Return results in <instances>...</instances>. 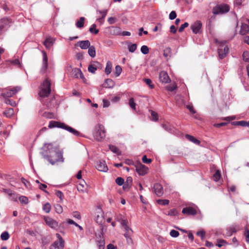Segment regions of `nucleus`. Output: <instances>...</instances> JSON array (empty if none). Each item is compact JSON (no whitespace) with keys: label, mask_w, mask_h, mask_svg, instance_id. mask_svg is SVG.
<instances>
[{"label":"nucleus","mask_w":249,"mask_h":249,"mask_svg":"<svg viewBox=\"0 0 249 249\" xmlns=\"http://www.w3.org/2000/svg\"><path fill=\"white\" fill-rule=\"evenodd\" d=\"M51 82L46 78L40 85L38 90L39 99L42 102L43 99L47 97L51 92Z\"/></svg>","instance_id":"nucleus-1"},{"label":"nucleus","mask_w":249,"mask_h":249,"mask_svg":"<svg viewBox=\"0 0 249 249\" xmlns=\"http://www.w3.org/2000/svg\"><path fill=\"white\" fill-rule=\"evenodd\" d=\"M106 129L101 124H97L94 128L93 137L97 141H102L106 137Z\"/></svg>","instance_id":"nucleus-2"},{"label":"nucleus","mask_w":249,"mask_h":249,"mask_svg":"<svg viewBox=\"0 0 249 249\" xmlns=\"http://www.w3.org/2000/svg\"><path fill=\"white\" fill-rule=\"evenodd\" d=\"M43 158L45 159H47L50 163L52 165L54 164L56 162L64 161V158L63 157V153L62 151L59 150L58 148L57 150H56L54 152L55 158L54 160H53L52 158H50V156H49L46 154H44L43 153H42Z\"/></svg>","instance_id":"nucleus-3"},{"label":"nucleus","mask_w":249,"mask_h":249,"mask_svg":"<svg viewBox=\"0 0 249 249\" xmlns=\"http://www.w3.org/2000/svg\"><path fill=\"white\" fill-rule=\"evenodd\" d=\"M13 20L11 18L5 17L0 19V36L4 33L12 25Z\"/></svg>","instance_id":"nucleus-4"},{"label":"nucleus","mask_w":249,"mask_h":249,"mask_svg":"<svg viewBox=\"0 0 249 249\" xmlns=\"http://www.w3.org/2000/svg\"><path fill=\"white\" fill-rule=\"evenodd\" d=\"M230 10V7L227 4L217 5L213 9V13L215 15L223 14L227 13Z\"/></svg>","instance_id":"nucleus-5"},{"label":"nucleus","mask_w":249,"mask_h":249,"mask_svg":"<svg viewBox=\"0 0 249 249\" xmlns=\"http://www.w3.org/2000/svg\"><path fill=\"white\" fill-rule=\"evenodd\" d=\"M58 148L57 146H54L52 143H45L42 148L44 152H41L40 153L42 155V153H43L44 154L50 156V158H51L52 157V154L53 153H54V152L57 150Z\"/></svg>","instance_id":"nucleus-6"},{"label":"nucleus","mask_w":249,"mask_h":249,"mask_svg":"<svg viewBox=\"0 0 249 249\" xmlns=\"http://www.w3.org/2000/svg\"><path fill=\"white\" fill-rule=\"evenodd\" d=\"M215 42L220 45V47L218 49V55L220 59H223L228 53L229 48L227 46L224 45V42L218 41L217 39H215ZM225 42L224 41V43Z\"/></svg>","instance_id":"nucleus-7"},{"label":"nucleus","mask_w":249,"mask_h":249,"mask_svg":"<svg viewBox=\"0 0 249 249\" xmlns=\"http://www.w3.org/2000/svg\"><path fill=\"white\" fill-rule=\"evenodd\" d=\"M21 89V88L20 86H16L14 87L11 89H9L6 92H3L1 94V95L4 98L8 99V98L12 97L14 95L16 94L18 91Z\"/></svg>","instance_id":"nucleus-8"},{"label":"nucleus","mask_w":249,"mask_h":249,"mask_svg":"<svg viewBox=\"0 0 249 249\" xmlns=\"http://www.w3.org/2000/svg\"><path fill=\"white\" fill-rule=\"evenodd\" d=\"M67 70L68 71H70L71 70V75L73 76V77L76 78H80L81 79L84 78V76L83 73L80 70V69H79L78 68H74V69H72L71 66H68L67 67Z\"/></svg>","instance_id":"nucleus-9"},{"label":"nucleus","mask_w":249,"mask_h":249,"mask_svg":"<svg viewBox=\"0 0 249 249\" xmlns=\"http://www.w3.org/2000/svg\"><path fill=\"white\" fill-rule=\"evenodd\" d=\"M135 166L136 171L139 175L142 176L147 173L148 168L141 163H137Z\"/></svg>","instance_id":"nucleus-10"},{"label":"nucleus","mask_w":249,"mask_h":249,"mask_svg":"<svg viewBox=\"0 0 249 249\" xmlns=\"http://www.w3.org/2000/svg\"><path fill=\"white\" fill-rule=\"evenodd\" d=\"M96 169L101 172H107L108 171V167L104 160H99L96 163Z\"/></svg>","instance_id":"nucleus-11"},{"label":"nucleus","mask_w":249,"mask_h":249,"mask_svg":"<svg viewBox=\"0 0 249 249\" xmlns=\"http://www.w3.org/2000/svg\"><path fill=\"white\" fill-rule=\"evenodd\" d=\"M43 60L42 66L40 70V72L42 73H44L48 68V57L47 53L45 52L42 51Z\"/></svg>","instance_id":"nucleus-12"},{"label":"nucleus","mask_w":249,"mask_h":249,"mask_svg":"<svg viewBox=\"0 0 249 249\" xmlns=\"http://www.w3.org/2000/svg\"><path fill=\"white\" fill-rule=\"evenodd\" d=\"M44 220L46 224L51 228L55 229L58 226L57 222L55 220L50 217L45 216L44 217Z\"/></svg>","instance_id":"nucleus-13"},{"label":"nucleus","mask_w":249,"mask_h":249,"mask_svg":"<svg viewBox=\"0 0 249 249\" xmlns=\"http://www.w3.org/2000/svg\"><path fill=\"white\" fill-rule=\"evenodd\" d=\"M201 27L202 23L199 20L196 21L191 26V28L195 34L199 33Z\"/></svg>","instance_id":"nucleus-14"},{"label":"nucleus","mask_w":249,"mask_h":249,"mask_svg":"<svg viewBox=\"0 0 249 249\" xmlns=\"http://www.w3.org/2000/svg\"><path fill=\"white\" fill-rule=\"evenodd\" d=\"M96 12L97 14L98 15V18H97V21L99 22L100 24H102L104 21V19L107 14V10H104L102 11L97 10Z\"/></svg>","instance_id":"nucleus-15"},{"label":"nucleus","mask_w":249,"mask_h":249,"mask_svg":"<svg viewBox=\"0 0 249 249\" xmlns=\"http://www.w3.org/2000/svg\"><path fill=\"white\" fill-rule=\"evenodd\" d=\"M66 124L64 123L60 122L51 121L49 123L48 125L49 128H52L54 127H58L62 129H64Z\"/></svg>","instance_id":"nucleus-16"},{"label":"nucleus","mask_w":249,"mask_h":249,"mask_svg":"<svg viewBox=\"0 0 249 249\" xmlns=\"http://www.w3.org/2000/svg\"><path fill=\"white\" fill-rule=\"evenodd\" d=\"M65 241L56 240L50 247V249H63Z\"/></svg>","instance_id":"nucleus-17"},{"label":"nucleus","mask_w":249,"mask_h":249,"mask_svg":"<svg viewBox=\"0 0 249 249\" xmlns=\"http://www.w3.org/2000/svg\"><path fill=\"white\" fill-rule=\"evenodd\" d=\"M153 189L154 190L155 194L158 196H161L163 194L162 186L160 183H155L154 185Z\"/></svg>","instance_id":"nucleus-18"},{"label":"nucleus","mask_w":249,"mask_h":249,"mask_svg":"<svg viewBox=\"0 0 249 249\" xmlns=\"http://www.w3.org/2000/svg\"><path fill=\"white\" fill-rule=\"evenodd\" d=\"M159 79L162 83H167L170 81V79L167 73L165 71H162L160 73Z\"/></svg>","instance_id":"nucleus-19"},{"label":"nucleus","mask_w":249,"mask_h":249,"mask_svg":"<svg viewBox=\"0 0 249 249\" xmlns=\"http://www.w3.org/2000/svg\"><path fill=\"white\" fill-rule=\"evenodd\" d=\"M182 213L187 215H195L196 214V211L192 207H186L182 209Z\"/></svg>","instance_id":"nucleus-20"},{"label":"nucleus","mask_w":249,"mask_h":249,"mask_svg":"<svg viewBox=\"0 0 249 249\" xmlns=\"http://www.w3.org/2000/svg\"><path fill=\"white\" fill-rule=\"evenodd\" d=\"M77 45L82 49L86 50L90 46V43L89 40L79 41L77 42Z\"/></svg>","instance_id":"nucleus-21"},{"label":"nucleus","mask_w":249,"mask_h":249,"mask_svg":"<svg viewBox=\"0 0 249 249\" xmlns=\"http://www.w3.org/2000/svg\"><path fill=\"white\" fill-rule=\"evenodd\" d=\"M54 39L51 37L46 38L45 41L43 42L44 45L48 49H49L53 45L54 42Z\"/></svg>","instance_id":"nucleus-22"},{"label":"nucleus","mask_w":249,"mask_h":249,"mask_svg":"<svg viewBox=\"0 0 249 249\" xmlns=\"http://www.w3.org/2000/svg\"><path fill=\"white\" fill-rule=\"evenodd\" d=\"M104 220V215L103 212L100 210L97 212V214L95 217V220L97 223L101 224Z\"/></svg>","instance_id":"nucleus-23"},{"label":"nucleus","mask_w":249,"mask_h":249,"mask_svg":"<svg viewBox=\"0 0 249 249\" xmlns=\"http://www.w3.org/2000/svg\"><path fill=\"white\" fill-rule=\"evenodd\" d=\"M64 129L68 131V132L72 134L73 135L75 136H79L80 135V133L78 131L75 130V129L67 124L65 125Z\"/></svg>","instance_id":"nucleus-24"},{"label":"nucleus","mask_w":249,"mask_h":249,"mask_svg":"<svg viewBox=\"0 0 249 249\" xmlns=\"http://www.w3.org/2000/svg\"><path fill=\"white\" fill-rule=\"evenodd\" d=\"M161 126L166 131L170 133H174L175 132V128L168 123L162 124Z\"/></svg>","instance_id":"nucleus-25"},{"label":"nucleus","mask_w":249,"mask_h":249,"mask_svg":"<svg viewBox=\"0 0 249 249\" xmlns=\"http://www.w3.org/2000/svg\"><path fill=\"white\" fill-rule=\"evenodd\" d=\"M249 32V26L246 23H242L240 34L242 35H245Z\"/></svg>","instance_id":"nucleus-26"},{"label":"nucleus","mask_w":249,"mask_h":249,"mask_svg":"<svg viewBox=\"0 0 249 249\" xmlns=\"http://www.w3.org/2000/svg\"><path fill=\"white\" fill-rule=\"evenodd\" d=\"M99 238L97 241L98 248L99 249H104L105 242L102 234L99 235Z\"/></svg>","instance_id":"nucleus-27"},{"label":"nucleus","mask_w":249,"mask_h":249,"mask_svg":"<svg viewBox=\"0 0 249 249\" xmlns=\"http://www.w3.org/2000/svg\"><path fill=\"white\" fill-rule=\"evenodd\" d=\"M115 82L111 79H107L105 82V87L106 88H112L115 86Z\"/></svg>","instance_id":"nucleus-28"},{"label":"nucleus","mask_w":249,"mask_h":249,"mask_svg":"<svg viewBox=\"0 0 249 249\" xmlns=\"http://www.w3.org/2000/svg\"><path fill=\"white\" fill-rule=\"evenodd\" d=\"M112 63L110 61H108L107 62L106 67L105 71V73L107 75H108L109 74H110L111 73V72L112 71Z\"/></svg>","instance_id":"nucleus-29"},{"label":"nucleus","mask_w":249,"mask_h":249,"mask_svg":"<svg viewBox=\"0 0 249 249\" xmlns=\"http://www.w3.org/2000/svg\"><path fill=\"white\" fill-rule=\"evenodd\" d=\"M172 55V51L170 47L166 48L163 51V56L166 58H168L171 57Z\"/></svg>","instance_id":"nucleus-30"},{"label":"nucleus","mask_w":249,"mask_h":249,"mask_svg":"<svg viewBox=\"0 0 249 249\" xmlns=\"http://www.w3.org/2000/svg\"><path fill=\"white\" fill-rule=\"evenodd\" d=\"M85 20V18L84 17H81L80 18L79 20L77 21L75 25L77 28H81L84 27V21Z\"/></svg>","instance_id":"nucleus-31"},{"label":"nucleus","mask_w":249,"mask_h":249,"mask_svg":"<svg viewBox=\"0 0 249 249\" xmlns=\"http://www.w3.org/2000/svg\"><path fill=\"white\" fill-rule=\"evenodd\" d=\"M3 114L6 117L10 118L14 114V109L12 108H8L3 112Z\"/></svg>","instance_id":"nucleus-32"},{"label":"nucleus","mask_w":249,"mask_h":249,"mask_svg":"<svg viewBox=\"0 0 249 249\" xmlns=\"http://www.w3.org/2000/svg\"><path fill=\"white\" fill-rule=\"evenodd\" d=\"M88 53L91 57H94L96 55L95 48L93 46H90L89 48Z\"/></svg>","instance_id":"nucleus-33"},{"label":"nucleus","mask_w":249,"mask_h":249,"mask_svg":"<svg viewBox=\"0 0 249 249\" xmlns=\"http://www.w3.org/2000/svg\"><path fill=\"white\" fill-rule=\"evenodd\" d=\"M186 138L188 140H189L190 141L193 142V143H194L195 144H199L200 143L199 141H198V140H197L196 139L195 137H194L193 136H192L191 135L186 134Z\"/></svg>","instance_id":"nucleus-34"},{"label":"nucleus","mask_w":249,"mask_h":249,"mask_svg":"<svg viewBox=\"0 0 249 249\" xmlns=\"http://www.w3.org/2000/svg\"><path fill=\"white\" fill-rule=\"evenodd\" d=\"M227 232L225 233V235L227 236H230L232 235V234L235 232L236 231V230H235V228L234 227H231L229 228H227L226 229Z\"/></svg>","instance_id":"nucleus-35"},{"label":"nucleus","mask_w":249,"mask_h":249,"mask_svg":"<svg viewBox=\"0 0 249 249\" xmlns=\"http://www.w3.org/2000/svg\"><path fill=\"white\" fill-rule=\"evenodd\" d=\"M86 185V183L83 181L82 182L80 183L77 187V190L79 192H85V185Z\"/></svg>","instance_id":"nucleus-36"},{"label":"nucleus","mask_w":249,"mask_h":249,"mask_svg":"<svg viewBox=\"0 0 249 249\" xmlns=\"http://www.w3.org/2000/svg\"><path fill=\"white\" fill-rule=\"evenodd\" d=\"M111 32L115 35H120L121 34V28L118 27H111L110 28Z\"/></svg>","instance_id":"nucleus-37"},{"label":"nucleus","mask_w":249,"mask_h":249,"mask_svg":"<svg viewBox=\"0 0 249 249\" xmlns=\"http://www.w3.org/2000/svg\"><path fill=\"white\" fill-rule=\"evenodd\" d=\"M109 149L114 153L119 154H120L119 148L115 145H109Z\"/></svg>","instance_id":"nucleus-38"},{"label":"nucleus","mask_w":249,"mask_h":249,"mask_svg":"<svg viewBox=\"0 0 249 249\" xmlns=\"http://www.w3.org/2000/svg\"><path fill=\"white\" fill-rule=\"evenodd\" d=\"M9 238V234L8 231H5L0 235V238L3 241L7 240Z\"/></svg>","instance_id":"nucleus-39"},{"label":"nucleus","mask_w":249,"mask_h":249,"mask_svg":"<svg viewBox=\"0 0 249 249\" xmlns=\"http://www.w3.org/2000/svg\"><path fill=\"white\" fill-rule=\"evenodd\" d=\"M122 71V69L119 65H117L115 67V70L114 71V74L116 77L119 76Z\"/></svg>","instance_id":"nucleus-40"},{"label":"nucleus","mask_w":249,"mask_h":249,"mask_svg":"<svg viewBox=\"0 0 249 249\" xmlns=\"http://www.w3.org/2000/svg\"><path fill=\"white\" fill-rule=\"evenodd\" d=\"M221 178V174L219 170H216L213 176V179L215 181H218Z\"/></svg>","instance_id":"nucleus-41"},{"label":"nucleus","mask_w":249,"mask_h":249,"mask_svg":"<svg viewBox=\"0 0 249 249\" xmlns=\"http://www.w3.org/2000/svg\"><path fill=\"white\" fill-rule=\"evenodd\" d=\"M96 25L95 24H93L89 28V32L91 33L97 34L99 33V30L96 29Z\"/></svg>","instance_id":"nucleus-42"},{"label":"nucleus","mask_w":249,"mask_h":249,"mask_svg":"<svg viewBox=\"0 0 249 249\" xmlns=\"http://www.w3.org/2000/svg\"><path fill=\"white\" fill-rule=\"evenodd\" d=\"M51 206L49 203H45L43 207V211L46 213H49L51 211Z\"/></svg>","instance_id":"nucleus-43"},{"label":"nucleus","mask_w":249,"mask_h":249,"mask_svg":"<svg viewBox=\"0 0 249 249\" xmlns=\"http://www.w3.org/2000/svg\"><path fill=\"white\" fill-rule=\"evenodd\" d=\"M151 115L152 117L151 120L154 121H157L159 120L158 114L154 111H151Z\"/></svg>","instance_id":"nucleus-44"},{"label":"nucleus","mask_w":249,"mask_h":249,"mask_svg":"<svg viewBox=\"0 0 249 249\" xmlns=\"http://www.w3.org/2000/svg\"><path fill=\"white\" fill-rule=\"evenodd\" d=\"M141 51L143 54H146L149 53V48L146 45H143L141 47Z\"/></svg>","instance_id":"nucleus-45"},{"label":"nucleus","mask_w":249,"mask_h":249,"mask_svg":"<svg viewBox=\"0 0 249 249\" xmlns=\"http://www.w3.org/2000/svg\"><path fill=\"white\" fill-rule=\"evenodd\" d=\"M166 214L169 216H175L178 214V212L176 209H173L169 210Z\"/></svg>","instance_id":"nucleus-46"},{"label":"nucleus","mask_w":249,"mask_h":249,"mask_svg":"<svg viewBox=\"0 0 249 249\" xmlns=\"http://www.w3.org/2000/svg\"><path fill=\"white\" fill-rule=\"evenodd\" d=\"M157 203L159 205L165 206L169 204V201L167 199H159L157 200Z\"/></svg>","instance_id":"nucleus-47"},{"label":"nucleus","mask_w":249,"mask_h":249,"mask_svg":"<svg viewBox=\"0 0 249 249\" xmlns=\"http://www.w3.org/2000/svg\"><path fill=\"white\" fill-rule=\"evenodd\" d=\"M177 88V86L176 84L173 85H170L166 87V89L170 91H173Z\"/></svg>","instance_id":"nucleus-48"},{"label":"nucleus","mask_w":249,"mask_h":249,"mask_svg":"<svg viewBox=\"0 0 249 249\" xmlns=\"http://www.w3.org/2000/svg\"><path fill=\"white\" fill-rule=\"evenodd\" d=\"M129 105L132 109L134 110L136 109V104L134 102L133 98H130L129 100Z\"/></svg>","instance_id":"nucleus-49"},{"label":"nucleus","mask_w":249,"mask_h":249,"mask_svg":"<svg viewBox=\"0 0 249 249\" xmlns=\"http://www.w3.org/2000/svg\"><path fill=\"white\" fill-rule=\"evenodd\" d=\"M124 235L125 237L127 242L128 244H133V240L131 237L132 234H124Z\"/></svg>","instance_id":"nucleus-50"},{"label":"nucleus","mask_w":249,"mask_h":249,"mask_svg":"<svg viewBox=\"0 0 249 249\" xmlns=\"http://www.w3.org/2000/svg\"><path fill=\"white\" fill-rule=\"evenodd\" d=\"M19 200L21 203L26 204L28 202V199L26 196H21L19 198Z\"/></svg>","instance_id":"nucleus-51"},{"label":"nucleus","mask_w":249,"mask_h":249,"mask_svg":"<svg viewBox=\"0 0 249 249\" xmlns=\"http://www.w3.org/2000/svg\"><path fill=\"white\" fill-rule=\"evenodd\" d=\"M128 47L129 51L130 52L134 53L137 49V44H132L131 45H129Z\"/></svg>","instance_id":"nucleus-52"},{"label":"nucleus","mask_w":249,"mask_h":249,"mask_svg":"<svg viewBox=\"0 0 249 249\" xmlns=\"http://www.w3.org/2000/svg\"><path fill=\"white\" fill-rule=\"evenodd\" d=\"M235 124L242 126H248L249 121H241L235 122Z\"/></svg>","instance_id":"nucleus-53"},{"label":"nucleus","mask_w":249,"mask_h":249,"mask_svg":"<svg viewBox=\"0 0 249 249\" xmlns=\"http://www.w3.org/2000/svg\"><path fill=\"white\" fill-rule=\"evenodd\" d=\"M5 103L7 105H10L12 107H15L17 105L16 102L15 101L11 100L9 99H5Z\"/></svg>","instance_id":"nucleus-54"},{"label":"nucleus","mask_w":249,"mask_h":249,"mask_svg":"<svg viewBox=\"0 0 249 249\" xmlns=\"http://www.w3.org/2000/svg\"><path fill=\"white\" fill-rule=\"evenodd\" d=\"M55 211L58 213H61L63 212V208L59 204H56L54 206Z\"/></svg>","instance_id":"nucleus-55"},{"label":"nucleus","mask_w":249,"mask_h":249,"mask_svg":"<svg viewBox=\"0 0 249 249\" xmlns=\"http://www.w3.org/2000/svg\"><path fill=\"white\" fill-rule=\"evenodd\" d=\"M179 233L178 231L175 230H172L170 232V235L172 237H177L178 236Z\"/></svg>","instance_id":"nucleus-56"},{"label":"nucleus","mask_w":249,"mask_h":249,"mask_svg":"<svg viewBox=\"0 0 249 249\" xmlns=\"http://www.w3.org/2000/svg\"><path fill=\"white\" fill-rule=\"evenodd\" d=\"M243 59L246 62L249 61V53L247 51L244 52L243 53Z\"/></svg>","instance_id":"nucleus-57"},{"label":"nucleus","mask_w":249,"mask_h":249,"mask_svg":"<svg viewBox=\"0 0 249 249\" xmlns=\"http://www.w3.org/2000/svg\"><path fill=\"white\" fill-rule=\"evenodd\" d=\"M116 183L119 186H121L124 183V179L121 177H118L115 180Z\"/></svg>","instance_id":"nucleus-58"},{"label":"nucleus","mask_w":249,"mask_h":249,"mask_svg":"<svg viewBox=\"0 0 249 249\" xmlns=\"http://www.w3.org/2000/svg\"><path fill=\"white\" fill-rule=\"evenodd\" d=\"M97 70L93 64L89 65L88 67V71L92 73H95Z\"/></svg>","instance_id":"nucleus-59"},{"label":"nucleus","mask_w":249,"mask_h":249,"mask_svg":"<svg viewBox=\"0 0 249 249\" xmlns=\"http://www.w3.org/2000/svg\"><path fill=\"white\" fill-rule=\"evenodd\" d=\"M92 64L94 65V66L96 68V70H101L103 68V65L97 61H94Z\"/></svg>","instance_id":"nucleus-60"},{"label":"nucleus","mask_w":249,"mask_h":249,"mask_svg":"<svg viewBox=\"0 0 249 249\" xmlns=\"http://www.w3.org/2000/svg\"><path fill=\"white\" fill-rule=\"evenodd\" d=\"M144 81L147 85L149 86L151 89H153L154 88V85L152 84V81L151 79L148 78H145L144 79Z\"/></svg>","instance_id":"nucleus-61"},{"label":"nucleus","mask_w":249,"mask_h":249,"mask_svg":"<svg viewBox=\"0 0 249 249\" xmlns=\"http://www.w3.org/2000/svg\"><path fill=\"white\" fill-rule=\"evenodd\" d=\"M244 235L246 237V241L249 243V230L248 228H246L244 232Z\"/></svg>","instance_id":"nucleus-62"},{"label":"nucleus","mask_w":249,"mask_h":249,"mask_svg":"<svg viewBox=\"0 0 249 249\" xmlns=\"http://www.w3.org/2000/svg\"><path fill=\"white\" fill-rule=\"evenodd\" d=\"M189 26V23L188 22H185L184 24L181 25L180 27L178 29V32L181 33L183 31L184 29L187 27Z\"/></svg>","instance_id":"nucleus-63"},{"label":"nucleus","mask_w":249,"mask_h":249,"mask_svg":"<svg viewBox=\"0 0 249 249\" xmlns=\"http://www.w3.org/2000/svg\"><path fill=\"white\" fill-rule=\"evenodd\" d=\"M225 244H226V241L223 239H219L217 240V244H216V246L220 248L224 246Z\"/></svg>","instance_id":"nucleus-64"}]
</instances>
